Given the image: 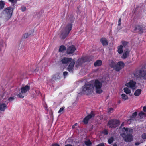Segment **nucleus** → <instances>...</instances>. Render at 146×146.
<instances>
[{
	"mask_svg": "<svg viewBox=\"0 0 146 146\" xmlns=\"http://www.w3.org/2000/svg\"><path fill=\"white\" fill-rule=\"evenodd\" d=\"M94 90V84L88 82L85 84L82 87V90L79 93L81 95L83 94H90L93 92Z\"/></svg>",
	"mask_w": 146,
	"mask_h": 146,
	"instance_id": "f257e3e1",
	"label": "nucleus"
},
{
	"mask_svg": "<svg viewBox=\"0 0 146 146\" xmlns=\"http://www.w3.org/2000/svg\"><path fill=\"white\" fill-rule=\"evenodd\" d=\"M14 9L11 6L5 8L0 13V18H3L6 21L8 20L12 16Z\"/></svg>",
	"mask_w": 146,
	"mask_h": 146,
	"instance_id": "f03ea898",
	"label": "nucleus"
},
{
	"mask_svg": "<svg viewBox=\"0 0 146 146\" xmlns=\"http://www.w3.org/2000/svg\"><path fill=\"white\" fill-rule=\"evenodd\" d=\"M60 61L63 64L70 63L67 69L69 72H73V67L76 62L74 60L70 58L64 57L61 59Z\"/></svg>",
	"mask_w": 146,
	"mask_h": 146,
	"instance_id": "7ed1b4c3",
	"label": "nucleus"
},
{
	"mask_svg": "<svg viewBox=\"0 0 146 146\" xmlns=\"http://www.w3.org/2000/svg\"><path fill=\"white\" fill-rule=\"evenodd\" d=\"M72 28V25L71 24L69 23L67 24L65 28L61 31L60 38L62 39H65L68 35Z\"/></svg>",
	"mask_w": 146,
	"mask_h": 146,
	"instance_id": "20e7f679",
	"label": "nucleus"
},
{
	"mask_svg": "<svg viewBox=\"0 0 146 146\" xmlns=\"http://www.w3.org/2000/svg\"><path fill=\"white\" fill-rule=\"evenodd\" d=\"M133 74L137 78H142L146 80V68L144 70L142 69L136 70L133 72Z\"/></svg>",
	"mask_w": 146,
	"mask_h": 146,
	"instance_id": "39448f33",
	"label": "nucleus"
},
{
	"mask_svg": "<svg viewBox=\"0 0 146 146\" xmlns=\"http://www.w3.org/2000/svg\"><path fill=\"white\" fill-rule=\"evenodd\" d=\"M91 60L90 57L88 56L82 57L80 58L79 59L76 64V67L82 65V64L86 62H90Z\"/></svg>",
	"mask_w": 146,
	"mask_h": 146,
	"instance_id": "423d86ee",
	"label": "nucleus"
},
{
	"mask_svg": "<svg viewBox=\"0 0 146 146\" xmlns=\"http://www.w3.org/2000/svg\"><path fill=\"white\" fill-rule=\"evenodd\" d=\"M120 124L119 121L116 119H111L108 123L107 125L109 128H113L118 127Z\"/></svg>",
	"mask_w": 146,
	"mask_h": 146,
	"instance_id": "0eeeda50",
	"label": "nucleus"
},
{
	"mask_svg": "<svg viewBox=\"0 0 146 146\" xmlns=\"http://www.w3.org/2000/svg\"><path fill=\"white\" fill-rule=\"evenodd\" d=\"M102 83L98 80H95L94 86L95 87L96 92L97 93H101L103 91L101 89L102 86Z\"/></svg>",
	"mask_w": 146,
	"mask_h": 146,
	"instance_id": "6e6552de",
	"label": "nucleus"
},
{
	"mask_svg": "<svg viewBox=\"0 0 146 146\" xmlns=\"http://www.w3.org/2000/svg\"><path fill=\"white\" fill-rule=\"evenodd\" d=\"M94 116L95 115L94 114L93 112L92 111L90 114L87 115L84 119L83 121V122L85 124H87L89 120Z\"/></svg>",
	"mask_w": 146,
	"mask_h": 146,
	"instance_id": "1a4fd4ad",
	"label": "nucleus"
},
{
	"mask_svg": "<svg viewBox=\"0 0 146 146\" xmlns=\"http://www.w3.org/2000/svg\"><path fill=\"white\" fill-rule=\"evenodd\" d=\"M124 136L123 137L124 141L126 142H130L133 140V137L132 134L129 133L126 135L123 133Z\"/></svg>",
	"mask_w": 146,
	"mask_h": 146,
	"instance_id": "9d476101",
	"label": "nucleus"
},
{
	"mask_svg": "<svg viewBox=\"0 0 146 146\" xmlns=\"http://www.w3.org/2000/svg\"><path fill=\"white\" fill-rule=\"evenodd\" d=\"M125 66L124 63L122 61H119L116 65V68L115 70L117 71H119L123 68Z\"/></svg>",
	"mask_w": 146,
	"mask_h": 146,
	"instance_id": "9b49d317",
	"label": "nucleus"
},
{
	"mask_svg": "<svg viewBox=\"0 0 146 146\" xmlns=\"http://www.w3.org/2000/svg\"><path fill=\"white\" fill-rule=\"evenodd\" d=\"M136 83L135 81L132 80H130L129 82L127 83L126 85L128 87H129L132 89H134L135 88Z\"/></svg>",
	"mask_w": 146,
	"mask_h": 146,
	"instance_id": "f8f14e48",
	"label": "nucleus"
},
{
	"mask_svg": "<svg viewBox=\"0 0 146 146\" xmlns=\"http://www.w3.org/2000/svg\"><path fill=\"white\" fill-rule=\"evenodd\" d=\"M76 48L75 46L71 45L69 46L67 48V53L68 54H73L75 51Z\"/></svg>",
	"mask_w": 146,
	"mask_h": 146,
	"instance_id": "ddd939ff",
	"label": "nucleus"
},
{
	"mask_svg": "<svg viewBox=\"0 0 146 146\" xmlns=\"http://www.w3.org/2000/svg\"><path fill=\"white\" fill-rule=\"evenodd\" d=\"M100 41L103 46H107L108 44V40L105 37H102L100 39Z\"/></svg>",
	"mask_w": 146,
	"mask_h": 146,
	"instance_id": "4468645a",
	"label": "nucleus"
},
{
	"mask_svg": "<svg viewBox=\"0 0 146 146\" xmlns=\"http://www.w3.org/2000/svg\"><path fill=\"white\" fill-rule=\"evenodd\" d=\"M30 89V87L28 85H26L24 87H22L21 88V93H25Z\"/></svg>",
	"mask_w": 146,
	"mask_h": 146,
	"instance_id": "2eb2a0df",
	"label": "nucleus"
},
{
	"mask_svg": "<svg viewBox=\"0 0 146 146\" xmlns=\"http://www.w3.org/2000/svg\"><path fill=\"white\" fill-rule=\"evenodd\" d=\"M134 31H137L140 33H141L143 32V29L141 26L137 25L135 26Z\"/></svg>",
	"mask_w": 146,
	"mask_h": 146,
	"instance_id": "dca6fc26",
	"label": "nucleus"
},
{
	"mask_svg": "<svg viewBox=\"0 0 146 146\" xmlns=\"http://www.w3.org/2000/svg\"><path fill=\"white\" fill-rule=\"evenodd\" d=\"M7 108V105L4 103H0V110L4 111Z\"/></svg>",
	"mask_w": 146,
	"mask_h": 146,
	"instance_id": "f3484780",
	"label": "nucleus"
},
{
	"mask_svg": "<svg viewBox=\"0 0 146 146\" xmlns=\"http://www.w3.org/2000/svg\"><path fill=\"white\" fill-rule=\"evenodd\" d=\"M102 61L100 60H97L94 63V65L95 67L100 66L102 64Z\"/></svg>",
	"mask_w": 146,
	"mask_h": 146,
	"instance_id": "a211bd4d",
	"label": "nucleus"
},
{
	"mask_svg": "<svg viewBox=\"0 0 146 146\" xmlns=\"http://www.w3.org/2000/svg\"><path fill=\"white\" fill-rule=\"evenodd\" d=\"M5 2L3 0L0 1V11L3 9L5 7Z\"/></svg>",
	"mask_w": 146,
	"mask_h": 146,
	"instance_id": "6ab92c4d",
	"label": "nucleus"
},
{
	"mask_svg": "<svg viewBox=\"0 0 146 146\" xmlns=\"http://www.w3.org/2000/svg\"><path fill=\"white\" fill-rule=\"evenodd\" d=\"M141 89H137L136 90L134 93V95L137 96H139L141 93Z\"/></svg>",
	"mask_w": 146,
	"mask_h": 146,
	"instance_id": "aec40b11",
	"label": "nucleus"
},
{
	"mask_svg": "<svg viewBox=\"0 0 146 146\" xmlns=\"http://www.w3.org/2000/svg\"><path fill=\"white\" fill-rule=\"evenodd\" d=\"M137 114V112H134L132 114V115L130 117V119L129 120H134L135 119L136 117Z\"/></svg>",
	"mask_w": 146,
	"mask_h": 146,
	"instance_id": "412c9836",
	"label": "nucleus"
},
{
	"mask_svg": "<svg viewBox=\"0 0 146 146\" xmlns=\"http://www.w3.org/2000/svg\"><path fill=\"white\" fill-rule=\"evenodd\" d=\"M129 51H126L123 54L122 58L123 59H125L129 55Z\"/></svg>",
	"mask_w": 146,
	"mask_h": 146,
	"instance_id": "4be33fe9",
	"label": "nucleus"
},
{
	"mask_svg": "<svg viewBox=\"0 0 146 146\" xmlns=\"http://www.w3.org/2000/svg\"><path fill=\"white\" fill-rule=\"evenodd\" d=\"M59 75L58 74H55L53 75L52 78V79L53 81L59 79Z\"/></svg>",
	"mask_w": 146,
	"mask_h": 146,
	"instance_id": "5701e85b",
	"label": "nucleus"
},
{
	"mask_svg": "<svg viewBox=\"0 0 146 146\" xmlns=\"http://www.w3.org/2000/svg\"><path fill=\"white\" fill-rule=\"evenodd\" d=\"M123 46L122 45L119 46L118 47V52L119 54H121L123 53Z\"/></svg>",
	"mask_w": 146,
	"mask_h": 146,
	"instance_id": "b1692460",
	"label": "nucleus"
},
{
	"mask_svg": "<svg viewBox=\"0 0 146 146\" xmlns=\"http://www.w3.org/2000/svg\"><path fill=\"white\" fill-rule=\"evenodd\" d=\"M117 64H116L113 61H112L110 65V66L111 68H113L115 70V68H116Z\"/></svg>",
	"mask_w": 146,
	"mask_h": 146,
	"instance_id": "393cba45",
	"label": "nucleus"
},
{
	"mask_svg": "<svg viewBox=\"0 0 146 146\" xmlns=\"http://www.w3.org/2000/svg\"><path fill=\"white\" fill-rule=\"evenodd\" d=\"M121 97L123 101L126 100L128 99V96L125 94H121Z\"/></svg>",
	"mask_w": 146,
	"mask_h": 146,
	"instance_id": "a878e982",
	"label": "nucleus"
},
{
	"mask_svg": "<svg viewBox=\"0 0 146 146\" xmlns=\"http://www.w3.org/2000/svg\"><path fill=\"white\" fill-rule=\"evenodd\" d=\"M66 47L64 45H61L59 48V52H62L63 51L66 50Z\"/></svg>",
	"mask_w": 146,
	"mask_h": 146,
	"instance_id": "bb28decb",
	"label": "nucleus"
},
{
	"mask_svg": "<svg viewBox=\"0 0 146 146\" xmlns=\"http://www.w3.org/2000/svg\"><path fill=\"white\" fill-rule=\"evenodd\" d=\"M124 92L127 94H129L131 92V91L130 89L127 87H125L124 88Z\"/></svg>",
	"mask_w": 146,
	"mask_h": 146,
	"instance_id": "cd10ccee",
	"label": "nucleus"
},
{
	"mask_svg": "<svg viewBox=\"0 0 146 146\" xmlns=\"http://www.w3.org/2000/svg\"><path fill=\"white\" fill-rule=\"evenodd\" d=\"M121 43L122 44V45L123 47H126L129 43L128 42L123 40L121 42Z\"/></svg>",
	"mask_w": 146,
	"mask_h": 146,
	"instance_id": "c85d7f7f",
	"label": "nucleus"
},
{
	"mask_svg": "<svg viewBox=\"0 0 146 146\" xmlns=\"http://www.w3.org/2000/svg\"><path fill=\"white\" fill-rule=\"evenodd\" d=\"M84 143L87 146H91L92 145V143L89 139L86 141H85Z\"/></svg>",
	"mask_w": 146,
	"mask_h": 146,
	"instance_id": "c756f323",
	"label": "nucleus"
},
{
	"mask_svg": "<svg viewBox=\"0 0 146 146\" xmlns=\"http://www.w3.org/2000/svg\"><path fill=\"white\" fill-rule=\"evenodd\" d=\"M139 115L141 118H143L146 116V113L143 112L141 111L139 113Z\"/></svg>",
	"mask_w": 146,
	"mask_h": 146,
	"instance_id": "7c9ffc66",
	"label": "nucleus"
},
{
	"mask_svg": "<svg viewBox=\"0 0 146 146\" xmlns=\"http://www.w3.org/2000/svg\"><path fill=\"white\" fill-rule=\"evenodd\" d=\"M114 138L113 137H111L108 140V143L109 144H111L114 141Z\"/></svg>",
	"mask_w": 146,
	"mask_h": 146,
	"instance_id": "2f4dec72",
	"label": "nucleus"
},
{
	"mask_svg": "<svg viewBox=\"0 0 146 146\" xmlns=\"http://www.w3.org/2000/svg\"><path fill=\"white\" fill-rule=\"evenodd\" d=\"M31 35V33H26L24 35L23 37L25 38H26L29 36Z\"/></svg>",
	"mask_w": 146,
	"mask_h": 146,
	"instance_id": "473e14b6",
	"label": "nucleus"
},
{
	"mask_svg": "<svg viewBox=\"0 0 146 146\" xmlns=\"http://www.w3.org/2000/svg\"><path fill=\"white\" fill-rule=\"evenodd\" d=\"M101 133L104 135H107L108 134V130L106 129H104L102 132Z\"/></svg>",
	"mask_w": 146,
	"mask_h": 146,
	"instance_id": "72a5a7b5",
	"label": "nucleus"
},
{
	"mask_svg": "<svg viewBox=\"0 0 146 146\" xmlns=\"http://www.w3.org/2000/svg\"><path fill=\"white\" fill-rule=\"evenodd\" d=\"M31 71L32 72H37L38 70H39V69H38V68H36V69H35V70H34L33 69H31Z\"/></svg>",
	"mask_w": 146,
	"mask_h": 146,
	"instance_id": "f704fd0d",
	"label": "nucleus"
},
{
	"mask_svg": "<svg viewBox=\"0 0 146 146\" xmlns=\"http://www.w3.org/2000/svg\"><path fill=\"white\" fill-rule=\"evenodd\" d=\"M80 6L79 5V6H78L77 7V10L76 11V13L78 14L79 13L80 14Z\"/></svg>",
	"mask_w": 146,
	"mask_h": 146,
	"instance_id": "c9c22d12",
	"label": "nucleus"
},
{
	"mask_svg": "<svg viewBox=\"0 0 146 146\" xmlns=\"http://www.w3.org/2000/svg\"><path fill=\"white\" fill-rule=\"evenodd\" d=\"M22 93L20 92L18 94L17 96L20 98H24V96L22 95Z\"/></svg>",
	"mask_w": 146,
	"mask_h": 146,
	"instance_id": "e433bc0d",
	"label": "nucleus"
},
{
	"mask_svg": "<svg viewBox=\"0 0 146 146\" xmlns=\"http://www.w3.org/2000/svg\"><path fill=\"white\" fill-rule=\"evenodd\" d=\"M64 108L63 107H61L60 108V110L58 112V113H61L62 111H63L64 110Z\"/></svg>",
	"mask_w": 146,
	"mask_h": 146,
	"instance_id": "4c0bfd02",
	"label": "nucleus"
},
{
	"mask_svg": "<svg viewBox=\"0 0 146 146\" xmlns=\"http://www.w3.org/2000/svg\"><path fill=\"white\" fill-rule=\"evenodd\" d=\"M8 1L14 5L16 2L17 1V0H8Z\"/></svg>",
	"mask_w": 146,
	"mask_h": 146,
	"instance_id": "58836bf2",
	"label": "nucleus"
},
{
	"mask_svg": "<svg viewBox=\"0 0 146 146\" xmlns=\"http://www.w3.org/2000/svg\"><path fill=\"white\" fill-rule=\"evenodd\" d=\"M142 137L144 139H146V133H143L142 135Z\"/></svg>",
	"mask_w": 146,
	"mask_h": 146,
	"instance_id": "ea45409f",
	"label": "nucleus"
},
{
	"mask_svg": "<svg viewBox=\"0 0 146 146\" xmlns=\"http://www.w3.org/2000/svg\"><path fill=\"white\" fill-rule=\"evenodd\" d=\"M26 8L25 7L23 6V7H21V11L22 12L25 11L26 10Z\"/></svg>",
	"mask_w": 146,
	"mask_h": 146,
	"instance_id": "a19ab883",
	"label": "nucleus"
},
{
	"mask_svg": "<svg viewBox=\"0 0 146 146\" xmlns=\"http://www.w3.org/2000/svg\"><path fill=\"white\" fill-rule=\"evenodd\" d=\"M14 98L13 97H11L9 98L8 99V100L9 101H12L14 99Z\"/></svg>",
	"mask_w": 146,
	"mask_h": 146,
	"instance_id": "79ce46f5",
	"label": "nucleus"
},
{
	"mask_svg": "<svg viewBox=\"0 0 146 146\" xmlns=\"http://www.w3.org/2000/svg\"><path fill=\"white\" fill-rule=\"evenodd\" d=\"M121 18H120L118 20V25L119 26H120L121 25Z\"/></svg>",
	"mask_w": 146,
	"mask_h": 146,
	"instance_id": "37998d69",
	"label": "nucleus"
},
{
	"mask_svg": "<svg viewBox=\"0 0 146 146\" xmlns=\"http://www.w3.org/2000/svg\"><path fill=\"white\" fill-rule=\"evenodd\" d=\"M123 129H124L127 132L128 131L129 128H126L125 127L123 128Z\"/></svg>",
	"mask_w": 146,
	"mask_h": 146,
	"instance_id": "c03bdc74",
	"label": "nucleus"
},
{
	"mask_svg": "<svg viewBox=\"0 0 146 146\" xmlns=\"http://www.w3.org/2000/svg\"><path fill=\"white\" fill-rule=\"evenodd\" d=\"M68 74V72L66 71H65V72H64L63 73V75L64 76H66V75H67Z\"/></svg>",
	"mask_w": 146,
	"mask_h": 146,
	"instance_id": "a18cd8bd",
	"label": "nucleus"
},
{
	"mask_svg": "<svg viewBox=\"0 0 146 146\" xmlns=\"http://www.w3.org/2000/svg\"><path fill=\"white\" fill-rule=\"evenodd\" d=\"M77 125L78 124L77 123H76L75 124H74L72 126V128L73 129H74L75 127L77 126Z\"/></svg>",
	"mask_w": 146,
	"mask_h": 146,
	"instance_id": "49530a36",
	"label": "nucleus"
},
{
	"mask_svg": "<svg viewBox=\"0 0 146 146\" xmlns=\"http://www.w3.org/2000/svg\"><path fill=\"white\" fill-rule=\"evenodd\" d=\"M52 146H60L57 143L52 144Z\"/></svg>",
	"mask_w": 146,
	"mask_h": 146,
	"instance_id": "de8ad7c7",
	"label": "nucleus"
},
{
	"mask_svg": "<svg viewBox=\"0 0 146 146\" xmlns=\"http://www.w3.org/2000/svg\"><path fill=\"white\" fill-rule=\"evenodd\" d=\"M97 146H105L103 143H101L98 144Z\"/></svg>",
	"mask_w": 146,
	"mask_h": 146,
	"instance_id": "09e8293b",
	"label": "nucleus"
},
{
	"mask_svg": "<svg viewBox=\"0 0 146 146\" xmlns=\"http://www.w3.org/2000/svg\"><path fill=\"white\" fill-rule=\"evenodd\" d=\"M143 110L144 112H146V106L143 107Z\"/></svg>",
	"mask_w": 146,
	"mask_h": 146,
	"instance_id": "8fccbe9b",
	"label": "nucleus"
},
{
	"mask_svg": "<svg viewBox=\"0 0 146 146\" xmlns=\"http://www.w3.org/2000/svg\"><path fill=\"white\" fill-rule=\"evenodd\" d=\"M124 122H122L121 124V125L120 127H122L123 126H124Z\"/></svg>",
	"mask_w": 146,
	"mask_h": 146,
	"instance_id": "3c124183",
	"label": "nucleus"
},
{
	"mask_svg": "<svg viewBox=\"0 0 146 146\" xmlns=\"http://www.w3.org/2000/svg\"><path fill=\"white\" fill-rule=\"evenodd\" d=\"M113 110V109L112 108H110L109 109V111H111Z\"/></svg>",
	"mask_w": 146,
	"mask_h": 146,
	"instance_id": "603ef678",
	"label": "nucleus"
},
{
	"mask_svg": "<svg viewBox=\"0 0 146 146\" xmlns=\"http://www.w3.org/2000/svg\"><path fill=\"white\" fill-rule=\"evenodd\" d=\"M65 146H72V145L70 144H67Z\"/></svg>",
	"mask_w": 146,
	"mask_h": 146,
	"instance_id": "864d4df0",
	"label": "nucleus"
},
{
	"mask_svg": "<svg viewBox=\"0 0 146 146\" xmlns=\"http://www.w3.org/2000/svg\"><path fill=\"white\" fill-rule=\"evenodd\" d=\"M139 144V143L138 142H136L135 143V145H138Z\"/></svg>",
	"mask_w": 146,
	"mask_h": 146,
	"instance_id": "5fc2aeb1",
	"label": "nucleus"
},
{
	"mask_svg": "<svg viewBox=\"0 0 146 146\" xmlns=\"http://www.w3.org/2000/svg\"><path fill=\"white\" fill-rule=\"evenodd\" d=\"M113 146H117V144L115 143H114Z\"/></svg>",
	"mask_w": 146,
	"mask_h": 146,
	"instance_id": "6e6d98bb",
	"label": "nucleus"
},
{
	"mask_svg": "<svg viewBox=\"0 0 146 146\" xmlns=\"http://www.w3.org/2000/svg\"><path fill=\"white\" fill-rule=\"evenodd\" d=\"M1 26V24H0V26Z\"/></svg>",
	"mask_w": 146,
	"mask_h": 146,
	"instance_id": "4d7b16f0",
	"label": "nucleus"
}]
</instances>
